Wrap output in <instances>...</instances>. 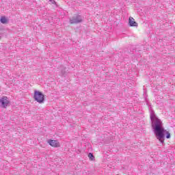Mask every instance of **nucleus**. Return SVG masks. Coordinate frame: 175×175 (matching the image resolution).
Returning <instances> with one entry per match:
<instances>
[{"label": "nucleus", "mask_w": 175, "mask_h": 175, "mask_svg": "<svg viewBox=\"0 0 175 175\" xmlns=\"http://www.w3.org/2000/svg\"><path fill=\"white\" fill-rule=\"evenodd\" d=\"M149 110L150 113L152 126L154 130L155 137L157 140L161 143V144H163V143H165V135H167L166 139H170V133L165 129L162 121L157 117L154 110H152L151 107Z\"/></svg>", "instance_id": "f257e3e1"}, {"label": "nucleus", "mask_w": 175, "mask_h": 175, "mask_svg": "<svg viewBox=\"0 0 175 175\" xmlns=\"http://www.w3.org/2000/svg\"><path fill=\"white\" fill-rule=\"evenodd\" d=\"M33 98L38 103H44V95L41 92L35 90Z\"/></svg>", "instance_id": "f03ea898"}, {"label": "nucleus", "mask_w": 175, "mask_h": 175, "mask_svg": "<svg viewBox=\"0 0 175 175\" xmlns=\"http://www.w3.org/2000/svg\"><path fill=\"white\" fill-rule=\"evenodd\" d=\"M83 20H84V17L80 15H75L70 18V24H79V23L83 22Z\"/></svg>", "instance_id": "7ed1b4c3"}, {"label": "nucleus", "mask_w": 175, "mask_h": 175, "mask_svg": "<svg viewBox=\"0 0 175 175\" xmlns=\"http://www.w3.org/2000/svg\"><path fill=\"white\" fill-rule=\"evenodd\" d=\"M8 105H9V99H8V97L4 96L0 99V106L1 107L6 109Z\"/></svg>", "instance_id": "20e7f679"}, {"label": "nucleus", "mask_w": 175, "mask_h": 175, "mask_svg": "<svg viewBox=\"0 0 175 175\" xmlns=\"http://www.w3.org/2000/svg\"><path fill=\"white\" fill-rule=\"evenodd\" d=\"M48 143H49V144H50L51 146V147H55V148L61 147L59 142L57 140L49 139L48 141Z\"/></svg>", "instance_id": "39448f33"}, {"label": "nucleus", "mask_w": 175, "mask_h": 175, "mask_svg": "<svg viewBox=\"0 0 175 175\" xmlns=\"http://www.w3.org/2000/svg\"><path fill=\"white\" fill-rule=\"evenodd\" d=\"M129 24L130 27H137L138 25L137 23L135 21V19L132 16H130L129 18Z\"/></svg>", "instance_id": "423d86ee"}, {"label": "nucleus", "mask_w": 175, "mask_h": 175, "mask_svg": "<svg viewBox=\"0 0 175 175\" xmlns=\"http://www.w3.org/2000/svg\"><path fill=\"white\" fill-rule=\"evenodd\" d=\"M0 21L2 24H6V23H8V19L5 16H1Z\"/></svg>", "instance_id": "0eeeda50"}, {"label": "nucleus", "mask_w": 175, "mask_h": 175, "mask_svg": "<svg viewBox=\"0 0 175 175\" xmlns=\"http://www.w3.org/2000/svg\"><path fill=\"white\" fill-rule=\"evenodd\" d=\"M88 157H89L90 159H91V161H94V159L95 158L94 157V154H92V153H89Z\"/></svg>", "instance_id": "6e6552de"}, {"label": "nucleus", "mask_w": 175, "mask_h": 175, "mask_svg": "<svg viewBox=\"0 0 175 175\" xmlns=\"http://www.w3.org/2000/svg\"><path fill=\"white\" fill-rule=\"evenodd\" d=\"M62 73L63 75H65V71L62 70Z\"/></svg>", "instance_id": "1a4fd4ad"}, {"label": "nucleus", "mask_w": 175, "mask_h": 175, "mask_svg": "<svg viewBox=\"0 0 175 175\" xmlns=\"http://www.w3.org/2000/svg\"><path fill=\"white\" fill-rule=\"evenodd\" d=\"M51 2L55 3V1H54V0H51Z\"/></svg>", "instance_id": "9d476101"}, {"label": "nucleus", "mask_w": 175, "mask_h": 175, "mask_svg": "<svg viewBox=\"0 0 175 175\" xmlns=\"http://www.w3.org/2000/svg\"><path fill=\"white\" fill-rule=\"evenodd\" d=\"M0 39H1V36H0Z\"/></svg>", "instance_id": "9b49d317"}]
</instances>
